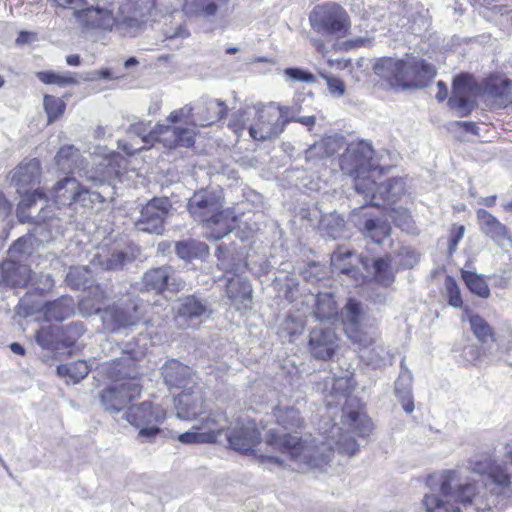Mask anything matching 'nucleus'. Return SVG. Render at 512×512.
<instances>
[{
    "label": "nucleus",
    "mask_w": 512,
    "mask_h": 512,
    "mask_svg": "<svg viewBox=\"0 0 512 512\" xmlns=\"http://www.w3.org/2000/svg\"><path fill=\"white\" fill-rule=\"evenodd\" d=\"M146 355L144 349H125L120 357L101 363V374L110 383L104 387L99 400L105 411L119 413L127 408L125 419L134 427L161 424L167 417L166 410L151 401L132 404L143 391L142 372L139 363Z\"/></svg>",
    "instance_id": "f257e3e1"
},
{
    "label": "nucleus",
    "mask_w": 512,
    "mask_h": 512,
    "mask_svg": "<svg viewBox=\"0 0 512 512\" xmlns=\"http://www.w3.org/2000/svg\"><path fill=\"white\" fill-rule=\"evenodd\" d=\"M275 417L279 426L293 433H280L271 429L265 436L267 446L309 469H322L330 463L333 456L330 445L317 442L310 433L300 435L299 432L305 428V420L298 409L277 408Z\"/></svg>",
    "instance_id": "f03ea898"
},
{
    "label": "nucleus",
    "mask_w": 512,
    "mask_h": 512,
    "mask_svg": "<svg viewBox=\"0 0 512 512\" xmlns=\"http://www.w3.org/2000/svg\"><path fill=\"white\" fill-rule=\"evenodd\" d=\"M227 114L228 107L224 101L211 100L201 108L196 123L193 120V107L185 105L170 112L166 118L167 124L157 123L149 136L168 150L193 148L198 135L197 126H212L226 118Z\"/></svg>",
    "instance_id": "7ed1b4c3"
},
{
    "label": "nucleus",
    "mask_w": 512,
    "mask_h": 512,
    "mask_svg": "<svg viewBox=\"0 0 512 512\" xmlns=\"http://www.w3.org/2000/svg\"><path fill=\"white\" fill-rule=\"evenodd\" d=\"M308 20L312 31L320 36L312 39V45L322 55L327 53L328 42H333L335 51L355 49L366 42L363 38H357L339 43L351 34L352 20L348 11L337 2L329 1L314 6Z\"/></svg>",
    "instance_id": "20e7f679"
},
{
    "label": "nucleus",
    "mask_w": 512,
    "mask_h": 512,
    "mask_svg": "<svg viewBox=\"0 0 512 512\" xmlns=\"http://www.w3.org/2000/svg\"><path fill=\"white\" fill-rule=\"evenodd\" d=\"M222 192L213 189H200L188 200L187 210L194 221L210 233V238L219 240L236 227L238 215L232 207H224Z\"/></svg>",
    "instance_id": "39448f33"
},
{
    "label": "nucleus",
    "mask_w": 512,
    "mask_h": 512,
    "mask_svg": "<svg viewBox=\"0 0 512 512\" xmlns=\"http://www.w3.org/2000/svg\"><path fill=\"white\" fill-rule=\"evenodd\" d=\"M314 315L319 320H331L339 315L344 334L353 344L367 348L374 343V339L362 323L365 317L363 305L356 298L349 297L339 313L338 304L332 293H318Z\"/></svg>",
    "instance_id": "423d86ee"
},
{
    "label": "nucleus",
    "mask_w": 512,
    "mask_h": 512,
    "mask_svg": "<svg viewBox=\"0 0 512 512\" xmlns=\"http://www.w3.org/2000/svg\"><path fill=\"white\" fill-rule=\"evenodd\" d=\"M373 70L393 89L425 87L436 75L432 64L408 54L403 59L381 57L375 62Z\"/></svg>",
    "instance_id": "0eeeda50"
},
{
    "label": "nucleus",
    "mask_w": 512,
    "mask_h": 512,
    "mask_svg": "<svg viewBox=\"0 0 512 512\" xmlns=\"http://www.w3.org/2000/svg\"><path fill=\"white\" fill-rule=\"evenodd\" d=\"M143 317L144 305L142 300L128 294L119 303L105 307L102 320L111 331H117L121 328L138 325Z\"/></svg>",
    "instance_id": "6e6552de"
},
{
    "label": "nucleus",
    "mask_w": 512,
    "mask_h": 512,
    "mask_svg": "<svg viewBox=\"0 0 512 512\" xmlns=\"http://www.w3.org/2000/svg\"><path fill=\"white\" fill-rule=\"evenodd\" d=\"M480 86L475 78L467 73L457 75L452 83V95L448 99V106L455 110L459 117H467L477 106V95Z\"/></svg>",
    "instance_id": "1a4fd4ad"
},
{
    "label": "nucleus",
    "mask_w": 512,
    "mask_h": 512,
    "mask_svg": "<svg viewBox=\"0 0 512 512\" xmlns=\"http://www.w3.org/2000/svg\"><path fill=\"white\" fill-rule=\"evenodd\" d=\"M142 290L164 295L166 292L177 294L185 287V282L170 265L148 269L141 279Z\"/></svg>",
    "instance_id": "9d476101"
},
{
    "label": "nucleus",
    "mask_w": 512,
    "mask_h": 512,
    "mask_svg": "<svg viewBox=\"0 0 512 512\" xmlns=\"http://www.w3.org/2000/svg\"><path fill=\"white\" fill-rule=\"evenodd\" d=\"M211 315L212 310L207 302L192 294L179 300L174 311L173 321L180 329L197 328L208 320Z\"/></svg>",
    "instance_id": "9b49d317"
},
{
    "label": "nucleus",
    "mask_w": 512,
    "mask_h": 512,
    "mask_svg": "<svg viewBox=\"0 0 512 512\" xmlns=\"http://www.w3.org/2000/svg\"><path fill=\"white\" fill-rule=\"evenodd\" d=\"M440 491L448 500L464 506L472 504L479 494L477 481L470 479L461 481L459 473L455 470L443 472Z\"/></svg>",
    "instance_id": "f8f14e48"
},
{
    "label": "nucleus",
    "mask_w": 512,
    "mask_h": 512,
    "mask_svg": "<svg viewBox=\"0 0 512 512\" xmlns=\"http://www.w3.org/2000/svg\"><path fill=\"white\" fill-rule=\"evenodd\" d=\"M372 157L373 149L364 141L349 144L341 156L340 167L356 180V188L359 192H365L360 189L358 180L370 169Z\"/></svg>",
    "instance_id": "ddd939ff"
},
{
    "label": "nucleus",
    "mask_w": 512,
    "mask_h": 512,
    "mask_svg": "<svg viewBox=\"0 0 512 512\" xmlns=\"http://www.w3.org/2000/svg\"><path fill=\"white\" fill-rule=\"evenodd\" d=\"M177 416L185 420H195L207 412V401L205 392L193 382L192 385L180 391L174 397Z\"/></svg>",
    "instance_id": "4468645a"
},
{
    "label": "nucleus",
    "mask_w": 512,
    "mask_h": 512,
    "mask_svg": "<svg viewBox=\"0 0 512 512\" xmlns=\"http://www.w3.org/2000/svg\"><path fill=\"white\" fill-rule=\"evenodd\" d=\"M168 213L169 203L167 199L155 197L148 201L141 209L136 226L141 231L162 234Z\"/></svg>",
    "instance_id": "2eb2a0df"
},
{
    "label": "nucleus",
    "mask_w": 512,
    "mask_h": 512,
    "mask_svg": "<svg viewBox=\"0 0 512 512\" xmlns=\"http://www.w3.org/2000/svg\"><path fill=\"white\" fill-rule=\"evenodd\" d=\"M229 445L241 453L257 455V446L261 444V433L255 421L238 422L228 435Z\"/></svg>",
    "instance_id": "dca6fc26"
},
{
    "label": "nucleus",
    "mask_w": 512,
    "mask_h": 512,
    "mask_svg": "<svg viewBox=\"0 0 512 512\" xmlns=\"http://www.w3.org/2000/svg\"><path fill=\"white\" fill-rule=\"evenodd\" d=\"M339 337L331 328L315 327L309 333L308 349L313 358L331 360L339 348Z\"/></svg>",
    "instance_id": "f3484780"
},
{
    "label": "nucleus",
    "mask_w": 512,
    "mask_h": 512,
    "mask_svg": "<svg viewBox=\"0 0 512 512\" xmlns=\"http://www.w3.org/2000/svg\"><path fill=\"white\" fill-rule=\"evenodd\" d=\"M161 375L169 390H181L189 388L193 382L196 372L188 365L176 359L167 360L161 367Z\"/></svg>",
    "instance_id": "a211bd4d"
},
{
    "label": "nucleus",
    "mask_w": 512,
    "mask_h": 512,
    "mask_svg": "<svg viewBox=\"0 0 512 512\" xmlns=\"http://www.w3.org/2000/svg\"><path fill=\"white\" fill-rule=\"evenodd\" d=\"M73 16L85 29L112 31L117 25V20L111 10L99 7H87L76 9Z\"/></svg>",
    "instance_id": "6ab92c4d"
},
{
    "label": "nucleus",
    "mask_w": 512,
    "mask_h": 512,
    "mask_svg": "<svg viewBox=\"0 0 512 512\" xmlns=\"http://www.w3.org/2000/svg\"><path fill=\"white\" fill-rule=\"evenodd\" d=\"M32 280V270L28 265L11 259L0 262V285L9 288H26Z\"/></svg>",
    "instance_id": "aec40b11"
},
{
    "label": "nucleus",
    "mask_w": 512,
    "mask_h": 512,
    "mask_svg": "<svg viewBox=\"0 0 512 512\" xmlns=\"http://www.w3.org/2000/svg\"><path fill=\"white\" fill-rule=\"evenodd\" d=\"M368 258L359 257L355 251L338 246L331 255V265L334 271L357 280L360 275L357 264L361 263L368 270Z\"/></svg>",
    "instance_id": "412c9836"
},
{
    "label": "nucleus",
    "mask_w": 512,
    "mask_h": 512,
    "mask_svg": "<svg viewBox=\"0 0 512 512\" xmlns=\"http://www.w3.org/2000/svg\"><path fill=\"white\" fill-rule=\"evenodd\" d=\"M280 115L276 111L260 110L255 122L249 127V135L253 140L265 141L278 134Z\"/></svg>",
    "instance_id": "4be33fe9"
},
{
    "label": "nucleus",
    "mask_w": 512,
    "mask_h": 512,
    "mask_svg": "<svg viewBox=\"0 0 512 512\" xmlns=\"http://www.w3.org/2000/svg\"><path fill=\"white\" fill-rule=\"evenodd\" d=\"M252 286L249 281L238 275L231 277L226 284V294L237 310L250 309L252 304Z\"/></svg>",
    "instance_id": "5701e85b"
},
{
    "label": "nucleus",
    "mask_w": 512,
    "mask_h": 512,
    "mask_svg": "<svg viewBox=\"0 0 512 512\" xmlns=\"http://www.w3.org/2000/svg\"><path fill=\"white\" fill-rule=\"evenodd\" d=\"M85 295L80 299L78 307L82 314H104L105 303L108 295L100 284H91L85 290Z\"/></svg>",
    "instance_id": "b1692460"
},
{
    "label": "nucleus",
    "mask_w": 512,
    "mask_h": 512,
    "mask_svg": "<svg viewBox=\"0 0 512 512\" xmlns=\"http://www.w3.org/2000/svg\"><path fill=\"white\" fill-rule=\"evenodd\" d=\"M476 216L481 231L494 242L500 243L503 240L511 239L509 229L490 212L484 209H478Z\"/></svg>",
    "instance_id": "393cba45"
},
{
    "label": "nucleus",
    "mask_w": 512,
    "mask_h": 512,
    "mask_svg": "<svg viewBox=\"0 0 512 512\" xmlns=\"http://www.w3.org/2000/svg\"><path fill=\"white\" fill-rule=\"evenodd\" d=\"M490 480V492L497 497L510 498L512 495L511 475L507 469L499 464H493L488 468Z\"/></svg>",
    "instance_id": "a878e982"
},
{
    "label": "nucleus",
    "mask_w": 512,
    "mask_h": 512,
    "mask_svg": "<svg viewBox=\"0 0 512 512\" xmlns=\"http://www.w3.org/2000/svg\"><path fill=\"white\" fill-rule=\"evenodd\" d=\"M41 165L38 159L20 162L12 172L11 180L18 187L31 186L39 182Z\"/></svg>",
    "instance_id": "bb28decb"
},
{
    "label": "nucleus",
    "mask_w": 512,
    "mask_h": 512,
    "mask_svg": "<svg viewBox=\"0 0 512 512\" xmlns=\"http://www.w3.org/2000/svg\"><path fill=\"white\" fill-rule=\"evenodd\" d=\"M480 90L494 100H506L512 93V80L499 74H490L482 80Z\"/></svg>",
    "instance_id": "cd10ccee"
},
{
    "label": "nucleus",
    "mask_w": 512,
    "mask_h": 512,
    "mask_svg": "<svg viewBox=\"0 0 512 512\" xmlns=\"http://www.w3.org/2000/svg\"><path fill=\"white\" fill-rule=\"evenodd\" d=\"M391 225L387 219L373 217L364 220L360 232L365 238L381 244L391 234Z\"/></svg>",
    "instance_id": "c85d7f7f"
},
{
    "label": "nucleus",
    "mask_w": 512,
    "mask_h": 512,
    "mask_svg": "<svg viewBox=\"0 0 512 512\" xmlns=\"http://www.w3.org/2000/svg\"><path fill=\"white\" fill-rule=\"evenodd\" d=\"M43 315L48 321L61 322L74 313L73 300L71 297H60L49 301L42 308Z\"/></svg>",
    "instance_id": "c756f323"
},
{
    "label": "nucleus",
    "mask_w": 512,
    "mask_h": 512,
    "mask_svg": "<svg viewBox=\"0 0 512 512\" xmlns=\"http://www.w3.org/2000/svg\"><path fill=\"white\" fill-rule=\"evenodd\" d=\"M392 256L386 254L382 257L375 258L372 262V276L376 283L383 286H390L394 280V272L392 269Z\"/></svg>",
    "instance_id": "7c9ffc66"
},
{
    "label": "nucleus",
    "mask_w": 512,
    "mask_h": 512,
    "mask_svg": "<svg viewBox=\"0 0 512 512\" xmlns=\"http://www.w3.org/2000/svg\"><path fill=\"white\" fill-rule=\"evenodd\" d=\"M90 372L88 363L84 360H77L57 367V374L64 378L67 383H79Z\"/></svg>",
    "instance_id": "2f4dec72"
},
{
    "label": "nucleus",
    "mask_w": 512,
    "mask_h": 512,
    "mask_svg": "<svg viewBox=\"0 0 512 512\" xmlns=\"http://www.w3.org/2000/svg\"><path fill=\"white\" fill-rule=\"evenodd\" d=\"M36 342L46 350L61 349L60 326H42L35 333Z\"/></svg>",
    "instance_id": "473e14b6"
},
{
    "label": "nucleus",
    "mask_w": 512,
    "mask_h": 512,
    "mask_svg": "<svg viewBox=\"0 0 512 512\" xmlns=\"http://www.w3.org/2000/svg\"><path fill=\"white\" fill-rule=\"evenodd\" d=\"M67 185H72L71 195L68 197L69 205L78 203L85 199L86 195L90 194L89 189L82 186L75 178L73 177H64L59 180L53 187V192L56 197H63L65 194H62L61 191L66 188Z\"/></svg>",
    "instance_id": "72a5a7b5"
},
{
    "label": "nucleus",
    "mask_w": 512,
    "mask_h": 512,
    "mask_svg": "<svg viewBox=\"0 0 512 512\" xmlns=\"http://www.w3.org/2000/svg\"><path fill=\"white\" fill-rule=\"evenodd\" d=\"M461 278L471 293L481 297L490 296V288L482 275L468 270H461Z\"/></svg>",
    "instance_id": "f704fd0d"
},
{
    "label": "nucleus",
    "mask_w": 512,
    "mask_h": 512,
    "mask_svg": "<svg viewBox=\"0 0 512 512\" xmlns=\"http://www.w3.org/2000/svg\"><path fill=\"white\" fill-rule=\"evenodd\" d=\"M471 331L481 343L495 342V333L489 323L480 315L474 314L469 318Z\"/></svg>",
    "instance_id": "c9c22d12"
},
{
    "label": "nucleus",
    "mask_w": 512,
    "mask_h": 512,
    "mask_svg": "<svg viewBox=\"0 0 512 512\" xmlns=\"http://www.w3.org/2000/svg\"><path fill=\"white\" fill-rule=\"evenodd\" d=\"M349 425L352 431L360 437H367L373 430V423L371 419L364 413L359 411H349L346 414Z\"/></svg>",
    "instance_id": "e433bc0d"
},
{
    "label": "nucleus",
    "mask_w": 512,
    "mask_h": 512,
    "mask_svg": "<svg viewBox=\"0 0 512 512\" xmlns=\"http://www.w3.org/2000/svg\"><path fill=\"white\" fill-rule=\"evenodd\" d=\"M86 327L82 322H71L60 326L61 347L71 348L85 334Z\"/></svg>",
    "instance_id": "4c0bfd02"
},
{
    "label": "nucleus",
    "mask_w": 512,
    "mask_h": 512,
    "mask_svg": "<svg viewBox=\"0 0 512 512\" xmlns=\"http://www.w3.org/2000/svg\"><path fill=\"white\" fill-rule=\"evenodd\" d=\"M206 244L195 240L176 242L175 251L177 255L184 260H192L197 258L202 252L207 251Z\"/></svg>",
    "instance_id": "58836bf2"
},
{
    "label": "nucleus",
    "mask_w": 512,
    "mask_h": 512,
    "mask_svg": "<svg viewBox=\"0 0 512 512\" xmlns=\"http://www.w3.org/2000/svg\"><path fill=\"white\" fill-rule=\"evenodd\" d=\"M222 416L221 413L210 412L199 424L194 425V429L200 430L203 433H212L214 435L213 443H215L224 430L220 423Z\"/></svg>",
    "instance_id": "ea45409f"
},
{
    "label": "nucleus",
    "mask_w": 512,
    "mask_h": 512,
    "mask_svg": "<svg viewBox=\"0 0 512 512\" xmlns=\"http://www.w3.org/2000/svg\"><path fill=\"white\" fill-rule=\"evenodd\" d=\"M43 106L47 114L48 124L58 120L66 110V103L61 98L48 94L43 98Z\"/></svg>",
    "instance_id": "a19ab883"
},
{
    "label": "nucleus",
    "mask_w": 512,
    "mask_h": 512,
    "mask_svg": "<svg viewBox=\"0 0 512 512\" xmlns=\"http://www.w3.org/2000/svg\"><path fill=\"white\" fill-rule=\"evenodd\" d=\"M90 271L85 267H71L66 275V283L74 290H85L88 284Z\"/></svg>",
    "instance_id": "79ce46f5"
},
{
    "label": "nucleus",
    "mask_w": 512,
    "mask_h": 512,
    "mask_svg": "<svg viewBox=\"0 0 512 512\" xmlns=\"http://www.w3.org/2000/svg\"><path fill=\"white\" fill-rule=\"evenodd\" d=\"M37 78L46 85L56 84L61 87L75 84L77 82L71 75H61L52 70L38 72Z\"/></svg>",
    "instance_id": "37998d69"
},
{
    "label": "nucleus",
    "mask_w": 512,
    "mask_h": 512,
    "mask_svg": "<svg viewBox=\"0 0 512 512\" xmlns=\"http://www.w3.org/2000/svg\"><path fill=\"white\" fill-rule=\"evenodd\" d=\"M304 330V323L299 318L288 315L280 328V335L292 341L297 335H300Z\"/></svg>",
    "instance_id": "c03bdc74"
},
{
    "label": "nucleus",
    "mask_w": 512,
    "mask_h": 512,
    "mask_svg": "<svg viewBox=\"0 0 512 512\" xmlns=\"http://www.w3.org/2000/svg\"><path fill=\"white\" fill-rule=\"evenodd\" d=\"M214 435L212 433H203L200 430L192 429L178 436V440L183 444H213Z\"/></svg>",
    "instance_id": "a18cd8bd"
},
{
    "label": "nucleus",
    "mask_w": 512,
    "mask_h": 512,
    "mask_svg": "<svg viewBox=\"0 0 512 512\" xmlns=\"http://www.w3.org/2000/svg\"><path fill=\"white\" fill-rule=\"evenodd\" d=\"M445 289L448 304L455 308H461L463 306V299L459 286L452 276L445 278Z\"/></svg>",
    "instance_id": "49530a36"
},
{
    "label": "nucleus",
    "mask_w": 512,
    "mask_h": 512,
    "mask_svg": "<svg viewBox=\"0 0 512 512\" xmlns=\"http://www.w3.org/2000/svg\"><path fill=\"white\" fill-rule=\"evenodd\" d=\"M78 156L79 150L77 148L73 145H65L58 150L55 156V161L59 166L67 165L71 167L72 164L76 162Z\"/></svg>",
    "instance_id": "de8ad7c7"
},
{
    "label": "nucleus",
    "mask_w": 512,
    "mask_h": 512,
    "mask_svg": "<svg viewBox=\"0 0 512 512\" xmlns=\"http://www.w3.org/2000/svg\"><path fill=\"white\" fill-rule=\"evenodd\" d=\"M285 76L289 79L297 82H304V83H314L316 81V77L314 74L307 70H303L300 68H287L284 71Z\"/></svg>",
    "instance_id": "09e8293b"
},
{
    "label": "nucleus",
    "mask_w": 512,
    "mask_h": 512,
    "mask_svg": "<svg viewBox=\"0 0 512 512\" xmlns=\"http://www.w3.org/2000/svg\"><path fill=\"white\" fill-rule=\"evenodd\" d=\"M464 232H465L464 225H458V224L452 225V227L450 229V236H449V241H448L449 254H453L456 251L460 240L464 236Z\"/></svg>",
    "instance_id": "8fccbe9b"
},
{
    "label": "nucleus",
    "mask_w": 512,
    "mask_h": 512,
    "mask_svg": "<svg viewBox=\"0 0 512 512\" xmlns=\"http://www.w3.org/2000/svg\"><path fill=\"white\" fill-rule=\"evenodd\" d=\"M338 452L347 456H353L359 451V445L354 438L348 437L337 441Z\"/></svg>",
    "instance_id": "3c124183"
},
{
    "label": "nucleus",
    "mask_w": 512,
    "mask_h": 512,
    "mask_svg": "<svg viewBox=\"0 0 512 512\" xmlns=\"http://www.w3.org/2000/svg\"><path fill=\"white\" fill-rule=\"evenodd\" d=\"M327 83L328 89L331 94L336 96H342L345 93V83L338 77L331 75H322Z\"/></svg>",
    "instance_id": "603ef678"
},
{
    "label": "nucleus",
    "mask_w": 512,
    "mask_h": 512,
    "mask_svg": "<svg viewBox=\"0 0 512 512\" xmlns=\"http://www.w3.org/2000/svg\"><path fill=\"white\" fill-rule=\"evenodd\" d=\"M46 198V194L40 190V189H36L32 192H26L23 196V199L21 201V206L25 207V208H30L32 207L38 200H41V199H45Z\"/></svg>",
    "instance_id": "864d4df0"
},
{
    "label": "nucleus",
    "mask_w": 512,
    "mask_h": 512,
    "mask_svg": "<svg viewBox=\"0 0 512 512\" xmlns=\"http://www.w3.org/2000/svg\"><path fill=\"white\" fill-rule=\"evenodd\" d=\"M229 0H211L201 4V13L205 16H214L218 8L227 5Z\"/></svg>",
    "instance_id": "5fc2aeb1"
},
{
    "label": "nucleus",
    "mask_w": 512,
    "mask_h": 512,
    "mask_svg": "<svg viewBox=\"0 0 512 512\" xmlns=\"http://www.w3.org/2000/svg\"><path fill=\"white\" fill-rule=\"evenodd\" d=\"M423 504L428 512H436L444 507L442 499L435 494L425 495L423 498Z\"/></svg>",
    "instance_id": "6e6d98bb"
},
{
    "label": "nucleus",
    "mask_w": 512,
    "mask_h": 512,
    "mask_svg": "<svg viewBox=\"0 0 512 512\" xmlns=\"http://www.w3.org/2000/svg\"><path fill=\"white\" fill-rule=\"evenodd\" d=\"M126 260V254L123 251H116L111 255L107 262V268L114 270L123 266Z\"/></svg>",
    "instance_id": "4d7b16f0"
},
{
    "label": "nucleus",
    "mask_w": 512,
    "mask_h": 512,
    "mask_svg": "<svg viewBox=\"0 0 512 512\" xmlns=\"http://www.w3.org/2000/svg\"><path fill=\"white\" fill-rule=\"evenodd\" d=\"M228 127L237 135H240L245 129V121L242 114L234 115L230 120Z\"/></svg>",
    "instance_id": "13d9d810"
},
{
    "label": "nucleus",
    "mask_w": 512,
    "mask_h": 512,
    "mask_svg": "<svg viewBox=\"0 0 512 512\" xmlns=\"http://www.w3.org/2000/svg\"><path fill=\"white\" fill-rule=\"evenodd\" d=\"M139 428H140V430L138 432V436L140 438H154L161 432L160 428L155 425H153V426L146 425V426H141Z\"/></svg>",
    "instance_id": "bf43d9fd"
},
{
    "label": "nucleus",
    "mask_w": 512,
    "mask_h": 512,
    "mask_svg": "<svg viewBox=\"0 0 512 512\" xmlns=\"http://www.w3.org/2000/svg\"><path fill=\"white\" fill-rule=\"evenodd\" d=\"M455 125L462 128L465 132L478 135L479 128L476 123L471 121H456Z\"/></svg>",
    "instance_id": "052dcab7"
},
{
    "label": "nucleus",
    "mask_w": 512,
    "mask_h": 512,
    "mask_svg": "<svg viewBox=\"0 0 512 512\" xmlns=\"http://www.w3.org/2000/svg\"><path fill=\"white\" fill-rule=\"evenodd\" d=\"M51 2L62 8H72L83 5L85 0H51Z\"/></svg>",
    "instance_id": "680f3d73"
},
{
    "label": "nucleus",
    "mask_w": 512,
    "mask_h": 512,
    "mask_svg": "<svg viewBox=\"0 0 512 512\" xmlns=\"http://www.w3.org/2000/svg\"><path fill=\"white\" fill-rule=\"evenodd\" d=\"M36 34L33 32L28 31H20L17 38L16 43L18 45H24L26 43H29L31 40L35 38Z\"/></svg>",
    "instance_id": "e2e57ef3"
},
{
    "label": "nucleus",
    "mask_w": 512,
    "mask_h": 512,
    "mask_svg": "<svg viewBox=\"0 0 512 512\" xmlns=\"http://www.w3.org/2000/svg\"><path fill=\"white\" fill-rule=\"evenodd\" d=\"M12 211V205L0 190V214L9 215Z\"/></svg>",
    "instance_id": "0e129e2a"
},
{
    "label": "nucleus",
    "mask_w": 512,
    "mask_h": 512,
    "mask_svg": "<svg viewBox=\"0 0 512 512\" xmlns=\"http://www.w3.org/2000/svg\"><path fill=\"white\" fill-rule=\"evenodd\" d=\"M437 88H438V91L436 93V99L439 102H443L448 96L447 86L443 81H438Z\"/></svg>",
    "instance_id": "69168bd1"
},
{
    "label": "nucleus",
    "mask_w": 512,
    "mask_h": 512,
    "mask_svg": "<svg viewBox=\"0 0 512 512\" xmlns=\"http://www.w3.org/2000/svg\"><path fill=\"white\" fill-rule=\"evenodd\" d=\"M26 242H27L26 239L23 237L17 239L10 247L9 252L10 253H23Z\"/></svg>",
    "instance_id": "338daca9"
},
{
    "label": "nucleus",
    "mask_w": 512,
    "mask_h": 512,
    "mask_svg": "<svg viewBox=\"0 0 512 512\" xmlns=\"http://www.w3.org/2000/svg\"><path fill=\"white\" fill-rule=\"evenodd\" d=\"M10 350L20 356H24L26 354L25 348L17 342H13L9 346Z\"/></svg>",
    "instance_id": "774afa93"
}]
</instances>
